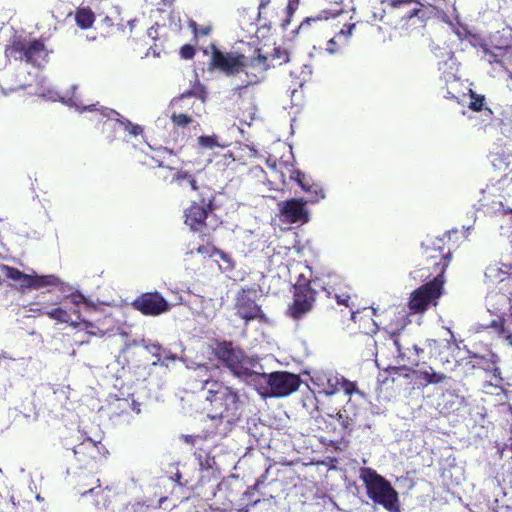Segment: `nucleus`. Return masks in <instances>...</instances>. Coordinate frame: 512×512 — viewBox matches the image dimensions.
<instances>
[{
  "mask_svg": "<svg viewBox=\"0 0 512 512\" xmlns=\"http://www.w3.org/2000/svg\"><path fill=\"white\" fill-rule=\"evenodd\" d=\"M217 367L198 365L189 377L192 391H205L210 418L218 421V434L225 436L240 421L244 409L243 394L219 378Z\"/></svg>",
  "mask_w": 512,
  "mask_h": 512,
  "instance_id": "obj_1",
  "label": "nucleus"
},
{
  "mask_svg": "<svg viewBox=\"0 0 512 512\" xmlns=\"http://www.w3.org/2000/svg\"><path fill=\"white\" fill-rule=\"evenodd\" d=\"M444 244V239L438 237L421 244L418 273L423 285L418 287V314L435 307L442 294L444 274L451 259V252L445 251Z\"/></svg>",
  "mask_w": 512,
  "mask_h": 512,
  "instance_id": "obj_2",
  "label": "nucleus"
},
{
  "mask_svg": "<svg viewBox=\"0 0 512 512\" xmlns=\"http://www.w3.org/2000/svg\"><path fill=\"white\" fill-rule=\"evenodd\" d=\"M212 354L238 377H251L255 374L252 368L257 362L232 341L216 340L212 346Z\"/></svg>",
  "mask_w": 512,
  "mask_h": 512,
  "instance_id": "obj_3",
  "label": "nucleus"
},
{
  "mask_svg": "<svg viewBox=\"0 0 512 512\" xmlns=\"http://www.w3.org/2000/svg\"><path fill=\"white\" fill-rule=\"evenodd\" d=\"M361 479L371 500L382 505L387 510L397 508V493L384 477L371 468H362Z\"/></svg>",
  "mask_w": 512,
  "mask_h": 512,
  "instance_id": "obj_4",
  "label": "nucleus"
},
{
  "mask_svg": "<svg viewBox=\"0 0 512 512\" xmlns=\"http://www.w3.org/2000/svg\"><path fill=\"white\" fill-rule=\"evenodd\" d=\"M312 285H314L313 278L308 279L304 275L298 277L293 286V301L288 305L286 312L290 318L300 320L313 309L317 287Z\"/></svg>",
  "mask_w": 512,
  "mask_h": 512,
  "instance_id": "obj_5",
  "label": "nucleus"
},
{
  "mask_svg": "<svg viewBox=\"0 0 512 512\" xmlns=\"http://www.w3.org/2000/svg\"><path fill=\"white\" fill-rule=\"evenodd\" d=\"M5 56L9 59L36 64L48 56V51L41 39L27 40L21 36H13L5 47Z\"/></svg>",
  "mask_w": 512,
  "mask_h": 512,
  "instance_id": "obj_6",
  "label": "nucleus"
},
{
  "mask_svg": "<svg viewBox=\"0 0 512 512\" xmlns=\"http://www.w3.org/2000/svg\"><path fill=\"white\" fill-rule=\"evenodd\" d=\"M257 292L251 287H242L234 297L235 315L247 326L252 321L268 323V317L261 305L256 302Z\"/></svg>",
  "mask_w": 512,
  "mask_h": 512,
  "instance_id": "obj_7",
  "label": "nucleus"
},
{
  "mask_svg": "<svg viewBox=\"0 0 512 512\" xmlns=\"http://www.w3.org/2000/svg\"><path fill=\"white\" fill-rule=\"evenodd\" d=\"M259 376L267 385V394L277 398L291 395L302 383L299 375L287 371L262 373Z\"/></svg>",
  "mask_w": 512,
  "mask_h": 512,
  "instance_id": "obj_8",
  "label": "nucleus"
},
{
  "mask_svg": "<svg viewBox=\"0 0 512 512\" xmlns=\"http://www.w3.org/2000/svg\"><path fill=\"white\" fill-rule=\"evenodd\" d=\"M242 63L241 72L245 74V80L242 86L235 88V91L239 94L242 89L260 83L265 78V73L270 67L269 58L262 53L261 49H256L255 56L250 60H247V57L244 55Z\"/></svg>",
  "mask_w": 512,
  "mask_h": 512,
  "instance_id": "obj_9",
  "label": "nucleus"
},
{
  "mask_svg": "<svg viewBox=\"0 0 512 512\" xmlns=\"http://www.w3.org/2000/svg\"><path fill=\"white\" fill-rule=\"evenodd\" d=\"M211 58L209 60V69L217 70L226 76H235L241 73L243 67L244 54L239 52H222L212 43Z\"/></svg>",
  "mask_w": 512,
  "mask_h": 512,
  "instance_id": "obj_10",
  "label": "nucleus"
},
{
  "mask_svg": "<svg viewBox=\"0 0 512 512\" xmlns=\"http://www.w3.org/2000/svg\"><path fill=\"white\" fill-rule=\"evenodd\" d=\"M215 209H208L207 206L201 205L198 202L192 204L185 210L184 223L190 228L191 231L199 233L201 240L211 238L215 227H209L206 223L209 213Z\"/></svg>",
  "mask_w": 512,
  "mask_h": 512,
  "instance_id": "obj_11",
  "label": "nucleus"
},
{
  "mask_svg": "<svg viewBox=\"0 0 512 512\" xmlns=\"http://www.w3.org/2000/svg\"><path fill=\"white\" fill-rule=\"evenodd\" d=\"M133 309L145 316H159L171 309V304L158 292H145L131 303Z\"/></svg>",
  "mask_w": 512,
  "mask_h": 512,
  "instance_id": "obj_12",
  "label": "nucleus"
},
{
  "mask_svg": "<svg viewBox=\"0 0 512 512\" xmlns=\"http://www.w3.org/2000/svg\"><path fill=\"white\" fill-rule=\"evenodd\" d=\"M342 277L336 273H327L313 277V284L326 293L328 298H334L338 305L350 307L351 296L341 291Z\"/></svg>",
  "mask_w": 512,
  "mask_h": 512,
  "instance_id": "obj_13",
  "label": "nucleus"
},
{
  "mask_svg": "<svg viewBox=\"0 0 512 512\" xmlns=\"http://www.w3.org/2000/svg\"><path fill=\"white\" fill-rule=\"evenodd\" d=\"M101 442H96L91 438H86L73 448V454L76 464L80 469H94L102 460L103 454Z\"/></svg>",
  "mask_w": 512,
  "mask_h": 512,
  "instance_id": "obj_14",
  "label": "nucleus"
},
{
  "mask_svg": "<svg viewBox=\"0 0 512 512\" xmlns=\"http://www.w3.org/2000/svg\"><path fill=\"white\" fill-rule=\"evenodd\" d=\"M414 0H394L391 3V11L389 12V18H395L393 28L399 36L410 35L414 29V23L411 21L416 16V7L410 8L407 11L402 10L403 5L411 4Z\"/></svg>",
  "mask_w": 512,
  "mask_h": 512,
  "instance_id": "obj_15",
  "label": "nucleus"
},
{
  "mask_svg": "<svg viewBox=\"0 0 512 512\" xmlns=\"http://www.w3.org/2000/svg\"><path fill=\"white\" fill-rule=\"evenodd\" d=\"M303 198H291L279 203L282 220L289 224H305L309 221V211Z\"/></svg>",
  "mask_w": 512,
  "mask_h": 512,
  "instance_id": "obj_16",
  "label": "nucleus"
},
{
  "mask_svg": "<svg viewBox=\"0 0 512 512\" xmlns=\"http://www.w3.org/2000/svg\"><path fill=\"white\" fill-rule=\"evenodd\" d=\"M275 173L279 174V180L286 184V178L298 184V186L306 193L310 185L314 182L309 176L302 171L295 169L294 165L287 162L274 163L272 166Z\"/></svg>",
  "mask_w": 512,
  "mask_h": 512,
  "instance_id": "obj_17",
  "label": "nucleus"
},
{
  "mask_svg": "<svg viewBox=\"0 0 512 512\" xmlns=\"http://www.w3.org/2000/svg\"><path fill=\"white\" fill-rule=\"evenodd\" d=\"M115 493L109 488H99L84 499L88 512H112Z\"/></svg>",
  "mask_w": 512,
  "mask_h": 512,
  "instance_id": "obj_18",
  "label": "nucleus"
},
{
  "mask_svg": "<svg viewBox=\"0 0 512 512\" xmlns=\"http://www.w3.org/2000/svg\"><path fill=\"white\" fill-rule=\"evenodd\" d=\"M89 111H97L100 117L106 118L108 121H114L116 125L123 128L132 136H138L142 133L141 126L133 124L130 120L121 116L119 112L112 108L102 106L100 109H95V105H90L87 108Z\"/></svg>",
  "mask_w": 512,
  "mask_h": 512,
  "instance_id": "obj_19",
  "label": "nucleus"
},
{
  "mask_svg": "<svg viewBox=\"0 0 512 512\" xmlns=\"http://www.w3.org/2000/svg\"><path fill=\"white\" fill-rule=\"evenodd\" d=\"M485 275L491 282H498L499 290L502 292L500 300L506 304L510 298L506 293H512V276L503 271L498 265H490L485 271Z\"/></svg>",
  "mask_w": 512,
  "mask_h": 512,
  "instance_id": "obj_20",
  "label": "nucleus"
},
{
  "mask_svg": "<svg viewBox=\"0 0 512 512\" xmlns=\"http://www.w3.org/2000/svg\"><path fill=\"white\" fill-rule=\"evenodd\" d=\"M358 23H345L336 35L329 39L326 44V51L330 54H335L340 51L341 47L345 45L356 29Z\"/></svg>",
  "mask_w": 512,
  "mask_h": 512,
  "instance_id": "obj_21",
  "label": "nucleus"
},
{
  "mask_svg": "<svg viewBox=\"0 0 512 512\" xmlns=\"http://www.w3.org/2000/svg\"><path fill=\"white\" fill-rule=\"evenodd\" d=\"M100 487V479L97 478L94 474L85 472L78 474L76 489L77 492L83 497V499L87 498L88 495L92 494Z\"/></svg>",
  "mask_w": 512,
  "mask_h": 512,
  "instance_id": "obj_22",
  "label": "nucleus"
},
{
  "mask_svg": "<svg viewBox=\"0 0 512 512\" xmlns=\"http://www.w3.org/2000/svg\"><path fill=\"white\" fill-rule=\"evenodd\" d=\"M206 94L207 92L205 86L196 80L190 89L173 100V105H179L180 108H184L183 104L185 103L186 99L190 97H196L204 102L206 99Z\"/></svg>",
  "mask_w": 512,
  "mask_h": 512,
  "instance_id": "obj_23",
  "label": "nucleus"
},
{
  "mask_svg": "<svg viewBox=\"0 0 512 512\" xmlns=\"http://www.w3.org/2000/svg\"><path fill=\"white\" fill-rule=\"evenodd\" d=\"M480 361L479 365L482 366L486 371H491L493 373V378L495 380V386H499L502 383V377L500 376V369L496 366L499 361V358L496 354L489 352L486 355L478 357Z\"/></svg>",
  "mask_w": 512,
  "mask_h": 512,
  "instance_id": "obj_24",
  "label": "nucleus"
},
{
  "mask_svg": "<svg viewBox=\"0 0 512 512\" xmlns=\"http://www.w3.org/2000/svg\"><path fill=\"white\" fill-rule=\"evenodd\" d=\"M171 182L182 188L189 186L191 190H198L199 188L198 180L195 176L189 171L183 169L175 170Z\"/></svg>",
  "mask_w": 512,
  "mask_h": 512,
  "instance_id": "obj_25",
  "label": "nucleus"
},
{
  "mask_svg": "<svg viewBox=\"0 0 512 512\" xmlns=\"http://www.w3.org/2000/svg\"><path fill=\"white\" fill-rule=\"evenodd\" d=\"M415 371L412 368L406 367V366H389L385 370V378L381 380L383 384L387 383L389 380L391 382H398L401 379H408L412 374H414Z\"/></svg>",
  "mask_w": 512,
  "mask_h": 512,
  "instance_id": "obj_26",
  "label": "nucleus"
},
{
  "mask_svg": "<svg viewBox=\"0 0 512 512\" xmlns=\"http://www.w3.org/2000/svg\"><path fill=\"white\" fill-rule=\"evenodd\" d=\"M30 285L31 289L38 290L49 286L58 287L62 285V281L58 276L54 274L38 275L36 273H33L32 282H30Z\"/></svg>",
  "mask_w": 512,
  "mask_h": 512,
  "instance_id": "obj_27",
  "label": "nucleus"
},
{
  "mask_svg": "<svg viewBox=\"0 0 512 512\" xmlns=\"http://www.w3.org/2000/svg\"><path fill=\"white\" fill-rule=\"evenodd\" d=\"M198 190H195L198 192V198H199V204L207 206L208 209H216L215 205V198H216V192L215 190L203 183H198Z\"/></svg>",
  "mask_w": 512,
  "mask_h": 512,
  "instance_id": "obj_28",
  "label": "nucleus"
},
{
  "mask_svg": "<svg viewBox=\"0 0 512 512\" xmlns=\"http://www.w3.org/2000/svg\"><path fill=\"white\" fill-rule=\"evenodd\" d=\"M31 311L38 313L39 315H47L50 319L56 320L60 323H69L72 326L76 324L71 321L69 313L60 307L54 308L50 311H45L42 309H31Z\"/></svg>",
  "mask_w": 512,
  "mask_h": 512,
  "instance_id": "obj_29",
  "label": "nucleus"
},
{
  "mask_svg": "<svg viewBox=\"0 0 512 512\" xmlns=\"http://www.w3.org/2000/svg\"><path fill=\"white\" fill-rule=\"evenodd\" d=\"M95 20V15L90 8H79L75 13V21L81 29L90 28Z\"/></svg>",
  "mask_w": 512,
  "mask_h": 512,
  "instance_id": "obj_30",
  "label": "nucleus"
},
{
  "mask_svg": "<svg viewBox=\"0 0 512 512\" xmlns=\"http://www.w3.org/2000/svg\"><path fill=\"white\" fill-rule=\"evenodd\" d=\"M503 324V318L498 316L497 319H493L489 324H480L478 329L493 328L498 333V335L505 337V339L512 346V333L507 332Z\"/></svg>",
  "mask_w": 512,
  "mask_h": 512,
  "instance_id": "obj_31",
  "label": "nucleus"
},
{
  "mask_svg": "<svg viewBox=\"0 0 512 512\" xmlns=\"http://www.w3.org/2000/svg\"><path fill=\"white\" fill-rule=\"evenodd\" d=\"M306 194L308 196L305 202L311 204L318 203L326 197L325 190L319 182H313L306 191Z\"/></svg>",
  "mask_w": 512,
  "mask_h": 512,
  "instance_id": "obj_32",
  "label": "nucleus"
},
{
  "mask_svg": "<svg viewBox=\"0 0 512 512\" xmlns=\"http://www.w3.org/2000/svg\"><path fill=\"white\" fill-rule=\"evenodd\" d=\"M422 379L426 384H437L442 382L446 376L441 373H436L431 367L425 370L418 371V379Z\"/></svg>",
  "mask_w": 512,
  "mask_h": 512,
  "instance_id": "obj_33",
  "label": "nucleus"
},
{
  "mask_svg": "<svg viewBox=\"0 0 512 512\" xmlns=\"http://www.w3.org/2000/svg\"><path fill=\"white\" fill-rule=\"evenodd\" d=\"M171 121L172 123L180 128L187 127L188 125L195 122V117L193 114H188L185 112H176L174 111L171 114Z\"/></svg>",
  "mask_w": 512,
  "mask_h": 512,
  "instance_id": "obj_34",
  "label": "nucleus"
},
{
  "mask_svg": "<svg viewBox=\"0 0 512 512\" xmlns=\"http://www.w3.org/2000/svg\"><path fill=\"white\" fill-rule=\"evenodd\" d=\"M1 271H2L3 275L7 279L12 280L15 283V285L18 283L19 280H28V278L26 277V273L20 271L19 269L15 268V267L8 266V265H2Z\"/></svg>",
  "mask_w": 512,
  "mask_h": 512,
  "instance_id": "obj_35",
  "label": "nucleus"
},
{
  "mask_svg": "<svg viewBox=\"0 0 512 512\" xmlns=\"http://www.w3.org/2000/svg\"><path fill=\"white\" fill-rule=\"evenodd\" d=\"M341 377L337 375L327 376L326 383L323 384L324 392L327 395H334L340 391Z\"/></svg>",
  "mask_w": 512,
  "mask_h": 512,
  "instance_id": "obj_36",
  "label": "nucleus"
},
{
  "mask_svg": "<svg viewBox=\"0 0 512 512\" xmlns=\"http://www.w3.org/2000/svg\"><path fill=\"white\" fill-rule=\"evenodd\" d=\"M166 499L167 497H160L158 505H148L146 503L138 502L132 506V510L133 512H166L160 506V504L164 502Z\"/></svg>",
  "mask_w": 512,
  "mask_h": 512,
  "instance_id": "obj_37",
  "label": "nucleus"
},
{
  "mask_svg": "<svg viewBox=\"0 0 512 512\" xmlns=\"http://www.w3.org/2000/svg\"><path fill=\"white\" fill-rule=\"evenodd\" d=\"M189 28L191 29L193 35H194V41L197 43L198 37L200 36H208L212 31L211 25H204L201 26L195 21H190L188 24Z\"/></svg>",
  "mask_w": 512,
  "mask_h": 512,
  "instance_id": "obj_38",
  "label": "nucleus"
},
{
  "mask_svg": "<svg viewBox=\"0 0 512 512\" xmlns=\"http://www.w3.org/2000/svg\"><path fill=\"white\" fill-rule=\"evenodd\" d=\"M217 256L223 261V265H219V268L222 272H229L234 269L235 262L229 254L219 249Z\"/></svg>",
  "mask_w": 512,
  "mask_h": 512,
  "instance_id": "obj_39",
  "label": "nucleus"
},
{
  "mask_svg": "<svg viewBox=\"0 0 512 512\" xmlns=\"http://www.w3.org/2000/svg\"><path fill=\"white\" fill-rule=\"evenodd\" d=\"M211 238H206L204 241L206 242V244H203V245H200L197 249H196V252L198 254H201V255H206V256H209V257H212V256H217V252L219 251L218 248H216L212 242L210 241Z\"/></svg>",
  "mask_w": 512,
  "mask_h": 512,
  "instance_id": "obj_40",
  "label": "nucleus"
},
{
  "mask_svg": "<svg viewBox=\"0 0 512 512\" xmlns=\"http://www.w3.org/2000/svg\"><path fill=\"white\" fill-rule=\"evenodd\" d=\"M503 53H504V50L501 48H497V52L485 49L484 50V59L490 64L497 63L502 66L503 62L500 59V57H502Z\"/></svg>",
  "mask_w": 512,
  "mask_h": 512,
  "instance_id": "obj_41",
  "label": "nucleus"
},
{
  "mask_svg": "<svg viewBox=\"0 0 512 512\" xmlns=\"http://www.w3.org/2000/svg\"><path fill=\"white\" fill-rule=\"evenodd\" d=\"M340 390H343L346 395L351 396L353 393H360L362 394L358 388L355 382H352L344 377L341 376V384H340Z\"/></svg>",
  "mask_w": 512,
  "mask_h": 512,
  "instance_id": "obj_42",
  "label": "nucleus"
},
{
  "mask_svg": "<svg viewBox=\"0 0 512 512\" xmlns=\"http://www.w3.org/2000/svg\"><path fill=\"white\" fill-rule=\"evenodd\" d=\"M146 349L148 350V352L156 358V361L153 362V364H157L158 362H161L162 359H163V355L162 353L164 352V349L162 348V346L160 344H150L146 347Z\"/></svg>",
  "mask_w": 512,
  "mask_h": 512,
  "instance_id": "obj_43",
  "label": "nucleus"
},
{
  "mask_svg": "<svg viewBox=\"0 0 512 512\" xmlns=\"http://www.w3.org/2000/svg\"><path fill=\"white\" fill-rule=\"evenodd\" d=\"M470 93H471V102L469 105L470 109H472L474 111H480L484 104V100H485L484 96L477 95L472 90H470Z\"/></svg>",
  "mask_w": 512,
  "mask_h": 512,
  "instance_id": "obj_44",
  "label": "nucleus"
},
{
  "mask_svg": "<svg viewBox=\"0 0 512 512\" xmlns=\"http://www.w3.org/2000/svg\"><path fill=\"white\" fill-rule=\"evenodd\" d=\"M272 60H278V64L281 65L289 61V55L286 50L281 49L280 47H276L274 48Z\"/></svg>",
  "mask_w": 512,
  "mask_h": 512,
  "instance_id": "obj_45",
  "label": "nucleus"
},
{
  "mask_svg": "<svg viewBox=\"0 0 512 512\" xmlns=\"http://www.w3.org/2000/svg\"><path fill=\"white\" fill-rule=\"evenodd\" d=\"M195 47L191 44H185L180 48V56L182 59L190 60L195 56Z\"/></svg>",
  "mask_w": 512,
  "mask_h": 512,
  "instance_id": "obj_46",
  "label": "nucleus"
},
{
  "mask_svg": "<svg viewBox=\"0 0 512 512\" xmlns=\"http://www.w3.org/2000/svg\"><path fill=\"white\" fill-rule=\"evenodd\" d=\"M199 143L207 148H213L217 145L216 138L213 136H201L199 137Z\"/></svg>",
  "mask_w": 512,
  "mask_h": 512,
  "instance_id": "obj_47",
  "label": "nucleus"
},
{
  "mask_svg": "<svg viewBox=\"0 0 512 512\" xmlns=\"http://www.w3.org/2000/svg\"><path fill=\"white\" fill-rule=\"evenodd\" d=\"M28 280H19L15 287L18 290L24 291L26 289H31L30 282H32V274H26Z\"/></svg>",
  "mask_w": 512,
  "mask_h": 512,
  "instance_id": "obj_48",
  "label": "nucleus"
},
{
  "mask_svg": "<svg viewBox=\"0 0 512 512\" xmlns=\"http://www.w3.org/2000/svg\"><path fill=\"white\" fill-rule=\"evenodd\" d=\"M300 0H288L287 3V14L291 16L298 8Z\"/></svg>",
  "mask_w": 512,
  "mask_h": 512,
  "instance_id": "obj_49",
  "label": "nucleus"
},
{
  "mask_svg": "<svg viewBox=\"0 0 512 512\" xmlns=\"http://www.w3.org/2000/svg\"><path fill=\"white\" fill-rule=\"evenodd\" d=\"M427 345L429 348L430 357H436L438 355V345L435 340H428Z\"/></svg>",
  "mask_w": 512,
  "mask_h": 512,
  "instance_id": "obj_50",
  "label": "nucleus"
},
{
  "mask_svg": "<svg viewBox=\"0 0 512 512\" xmlns=\"http://www.w3.org/2000/svg\"><path fill=\"white\" fill-rule=\"evenodd\" d=\"M409 308H410L411 312H416V290H414L410 293Z\"/></svg>",
  "mask_w": 512,
  "mask_h": 512,
  "instance_id": "obj_51",
  "label": "nucleus"
},
{
  "mask_svg": "<svg viewBox=\"0 0 512 512\" xmlns=\"http://www.w3.org/2000/svg\"><path fill=\"white\" fill-rule=\"evenodd\" d=\"M72 301L75 304L85 303L86 299L82 294L72 295Z\"/></svg>",
  "mask_w": 512,
  "mask_h": 512,
  "instance_id": "obj_52",
  "label": "nucleus"
},
{
  "mask_svg": "<svg viewBox=\"0 0 512 512\" xmlns=\"http://www.w3.org/2000/svg\"><path fill=\"white\" fill-rule=\"evenodd\" d=\"M321 19H328V17L327 16L323 17L321 15L320 16H316V17H308V18L305 19V21H303L301 23V26H303L304 23H310L311 21H318V20H321Z\"/></svg>",
  "mask_w": 512,
  "mask_h": 512,
  "instance_id": "obj_53",
  "label": "nucleus"
},
{
  "mask_svg": "<svg viewBox=\"0 0 512 512\" xmlns=\"http://www.w3.org/2000/svg\"><path fill=\"white\" fill-rule=\"evenodd\" d=\"M337 416H338V419L341 420L342 419V427L344 429H348L349 428V421H348V417H346L345 419H343V415L341 413H337Z\"/></svg>",
  "mask_w": 512,
  "mask_h": 512,
  "instance_id": "obj_54",
  "label": "nucleus"
},
{
  "mask_svg": "<svg viewBox=\"0 0 512 512\" xmlns=\"http://www.w3.org/2000/svg\"><path fill=\"white\" fill-rule=\"evenodd\" d=\"M184 438H185V441H186L187 443H189V444H192V445H193V444H194V442L196 441V439H197L198 437H194V436H191V435H187V436H185Z\"/></svg>",
  "mask_w": 512,
  "mask_h": 512,
  "instance_id": "obj_55",
  "label": "nucleus"
},
{
  "mask_svg": "<svg viewBox=\"0 0 512 512\" xmlns=\"http://www.w3.org/2000/svg\"><path fill=\"white\" fill-rule=\"evenodd\" d=\"M269 2H270V0H261L260 3H259V6H258L259 11H261L262 9L267 7Z\"/></svg>",
  "mask_w": 512,
  "mask_h": 512,
  "instance_id": "obj_56",
  "label": "nucleus"
},
{
  "mask_svg": "<svg viewBox=\"0 0 512 512\" xmlns=\"http://www.w3.org/2000/svg\"><path fill=\"white\" fill-rule=\"evenodd\" d=\"M385 17H386V15H385V14H383V15H381V16H380L379 20H380V21H382V22H384V23H385V24H387V25H393V22H392L390 19H389V20H387V21H385Z\"/></svg>",
  "mask_w": 512,
  "mask_h": 512,
  "instance_id": "obj_57",
  "label": "nucleus"
},
{
  "mask_svg": "<svg viewBox=\"0 0 512 512\" xmlns=\"http://www.w3.org/2000/svg\"><path fill=\"white\" fill-rule=\"evenodd\" d=\"M455 398H456V402L459 405L463 404V402H464V398L463 397L455 396Z\"/></svg>",
  "mask_w": 512,
  "mask_h": 512,
  "instance_id": "obj_58",
  "label": "nucleus"
},
{
  "mask_svg": "<svg viewBox=\"0 0 512 512\" xmlns=\"http://www.w3.org/2000/svg\"><path fill=\"white\" fill-rule=\"evenodd\" d=\"M175 476H176V481L179 483V485H183V484L180 482L181 475H180L179 473H177Z\"/></svg>",
  "mask_w": 512,
  "mask_h": 512,
  "instance_id": "obj_59",
  "label": "nucleus"
},
{
  "mask_svg": "<svg viewBox=\"0 0 512 512\" xmlns=\"http://www.w3.org/2000/svg\"><path fill=\"white\" fill-rule=\"evenodd\" d=\"M85 325H86V327H88V326L93 327L92 323H89V324H88L87 322H85Z\"/></svg>",
  "mask_w": 512,
  "mask_h": 512,
  "instance_id": "obj_60",
  "label": "nucleus"
},
{
  "mask_svg": "<svg viewBox=\"0 0 512 512\" xmlns=\"http://www.w3.org/2000/svg\"><path fill=\"white\" fill-rule=\"evenodd\" d=\"M505 212L506 213H512V209H507Z\"/></svg>",
  "mask_w": 512,
  "mask_h": 512,
  "instance_id": "obj_61",
  "label": "nucleus"
},
{
  "mask_svg": "<svg viewBox=\"0 0 512 512\" xmlns=\"http://www.w3.org/2000/svg\"><path fill=\"white\" fill-rule=\"evenodd\" d=\"M486 111L489 113V114H492V111L490 109H486Z\"/></svg>",
  "mask_w": 512,
  "mask_h": 512,
  "instance_id": "obj_62",
  "label": "nucleus"
}]
</instances>
